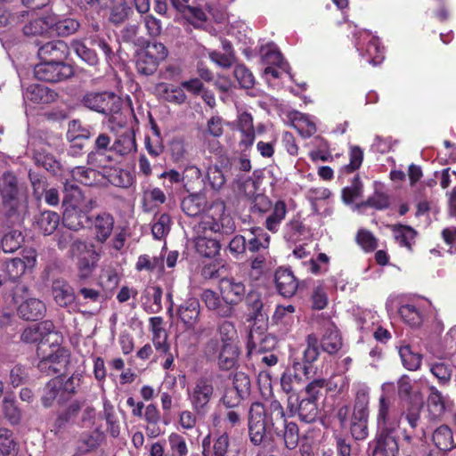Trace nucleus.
<instances>
[{
  "instance_id": "obj_46",
  "label": "nucleus",
  "mask_w": 456,
  "mask_h": 456,
  "mask_svg": "<svg viewBox=\"0 0 456 456\" xmlns=\"http://www.w3.org/2000/svg\"><path fill=\"white\" fill-rule=\"evenodd\" d=\"M18 452V444L13 438L12 431L0 428V453L4 456H16Z\"/></svg>"
},
{
  "instance_id": "obj_15",
  "label": "nucleus",
  "mask_w": 456,
  "mask_h": 456,
  "mask_svg": "<svg viewBox=\"0 0 456 456\" xmlns=\"http://www.w3.org/2000/svg\"><path fill=\"white\" fill-rule=\"evenodd\" d=\"M393 432L378 431V435L369 444L371 456H397L399 448L396 439L392 436Z\"/></svg>"
},
{
  "instance_id": "obj_27",
  "label": "nucleus",
  "mask_w": 456,
  "mask_h": 456,
  "mask_svg": "<svg viewBox=\"0 0 456 456\" xmlns=\"http://www.w3.org/2000/svg\"><path fill=\"white\" fill-rule=\"evenodd\" d=\"M46 312L45 303L37 298H28L18 307L19 315L27 321H37L42 319Z\"/></svg>"
},
{
  "instance_id": "obj_11",
  "label": "nucleus",
  "mask_w": 456,
  "mask_h": 456,
  "mask_svg": "<svg viewBox=\"0 0 456 456\" xmlns=\"http://www.w3.org/2000/svg\"><path fill=\"white\" fill-rule=\"evenodd\" d=\"M354 37L359 51L365 47L366 53L370 56L368 60L370 64L376 66L381 63L384 59L383 48L377 37L373 36L370 30H359Z\"/></svg>"
},
{
  "instance_id": "obj_10",
  "label": "nucleus",
  "mask_w": 456,
  "mask_h": 456,
  "mask_svg": "<svg viewBox=\"0 0 456 456\" xmlns=\"http://www.w3.org/2000/svg\"><path fill=\"white\" fill-rule=\"evenodd\" d=\"M265 330V323H262L261 325L254 323L248 336L247 348L249 354L255 353L261 354L275 346V338L267 334Z\"/></svg>"
},
{
  "instance_id": "obj_4",
  "label": "nucleus",
  "mask_w": 456,
  "mask_h": 456,
  "mask_svg": "<svg viewBox=\"0 0 456 456\" xmlns=\"http://www.w3.org/2000/svg\"><path fill=\"white\" fill-rule=\"evenodd\" d=\"M167 50L161 43H155L147 46V49H141L136 53L135 65L137 71L145 76L153 74L159 62L167 57Z\"/></svg>"
},
{
  "instance_id": "obj_16",
  "label": "nucleus",
  "mask_w": 456,
  "mask_h": 456,
  "mask_svg": "<svg viewBox=\"0 0 456 456\" xmlns=\"http://www.w3.org/2000/svg\"><path fill=\"white\" fill-rule=\"evenodd\" d=\"M136 151L137 144L134 129L132 127L121 126L111 144V151L119 156L126 157L135 153Z\"/></svg>"
},
{
  "instance_id": "obj_7",
  "label": "nucleus",
  "mask_w": 456,
  "mask_h": 456,
  "mask_svg": "<svg viewBox=\"0 0 456 456\" xmlns=\"http://www.w3.org/2000/svg\"><path fill=\"white\" fill-rule=\"evenodd\" d=\"M213 394L212 381L207 378L197 379L193 387L188 390L189 400L197 414L204 415L208 411V404Z\"/></svg>"
},
{
  "instance_id": "obj_35",
  "label": "nucleus",
  "mask_w": 456,
  "mask_h": 456,
  "mask_svg": "<svg viewBox=\"0 0 456 456\" xmlns=\"http://www.w3.org/2000/svg\"><path fill=\"white\" fill-rule=\"evenodd\" d=\"M246 303L249 314V321H254V323L263 322L267 319V314L265 312V305L262 301L261 296L257 292H249L247 296Z\"/></svg>"
},
{
  "instance_id": "obj_24",
  "label": "nucleus",
  "mask_w": 456,
  "mask_h": 456,
  "mask_svg": "<svg viewBox=\"0 0 456 456\" xmlns=\"http://www.w3.org/2000/svg\"><path fill=\"white\" fill-rule=\"evenodd\" d=\"M322 349L333 354L338 352L342 347L341 336L333 322H327L323 326V334L321 338Z\"/></svg>"
},
{
  "instance_id": "obj_22",
  "label": "nucleus",
  "mask_w": 456,
  "mask_h": 456,
  "mask_svg": "<svg viewBox=\"0 0 456 456\" xmlns=\"http://www.w3.org/2000/svg\"><path fill=\"white\" fill-rule=\"evenodd\" d=\"M150 328L152 333V344L158 354H167L170 348L167 342V332L163 327V318L159 316L150 318Z\"/></svg>"
},
{
  "instance_id": "obj_28",
  "label": "nucleus",
  "mask_w": 456,
  "mask_h": 456,
  "mask_svg": "<svg viewBox=\"0 0 456 456\" xmlns=\"http://www.w3.org/2000/svg\"><path fill=\"white\" fill-rule=\"evenodd\" d=\"M201 299L208 309L215 312L218 316L229 317L233 313L232 307L223 301L219 295L211 289L203 290Z\"/></svg>"
},
{
  "instance_id": "obj_20",
  "label": "nucleus",
  "mask_w": 456,
  "mask_h": 456,
  "mask_svg": "<svg viewBox=\"0 0 456 456\" xmlns=\"http://www.w3.org/2000/svg\"><path fill=\"white\" fill-rule=\"evenodd\" d=\"M429 417L432 419H439L446 411L452 406L448 396L444 395L436 387H429V395L427 400Z\"/></svg>"
},
{
  "instance_id": "obj_9",
  "label": "nucleus",
  "mask_w": 456,
  "mask_h": 456,
  "mask_svg": "<svg viewBox=\"0 0 456 456\" xmlns=\"http://www.w3.org/2000/svg\"><path fill=\"white\" fill-rule=\"evenodd\" d=\"M287 409L291 416L297 415L301 421L314 422L318 416L316 401L314 399H299L297 394H290L288 397Z\"/></svg>"
},
{
  "instance_id": "obj_8",
  "label": "nucleus",
  "mask_w": 456,
  "mask_h": 456,
  "mask_svg": "<svg viewBox=\"0 0 456 456\" xmlns=\"http://www.w3.org/2000/svg\"><path fill=\"white\" fill-rule=\"evenodd\" d=\"M206 353L218 354V365L222 370H229L237 364L240 350L237 344L220 346L217 339H210L206 346Z\"/></svg>"
},
{
  "instance_id": "obj_36",
  "label": "nucleus",
  "mask_w": 456,
  "mask_h": 456,
  "mask_svg": "<svg viewBox=\"0 0 456 456\" xmlns=\"http://www.w3.org/2000/svg\"><path fill=\"white\" fill-rule=\"evenodd\" d=\"M171 2L173 6L183 15V17L195 28L197 27L198 22L207 20V15L201 8L183 4L180 0H171Z\"/></svg>"
},
{
  "instance_id": "obj_23",
  "label": "nucleus",
  "mask_w": 456,
  "mask_h": 456,
  "mask_svg": "<svg viewBox=\"0 0 456 456\" xmlns=\"http://www.w3.org/2000/svg\"><path fill=\"white\" fill-rule=\"evenodd\" d=\"M94 239L97 242L104 243L110 236L114 227V218L109 213L98 214L91 219Z\"/></svg>"
},
{
  "instance_id": "obj_19",
  "label": "nucleus",
  "mask_w": 456,
  "mask_h": 456,
  "mask_svg": "<svg viewBox=\"0 0 456 456\" xmlns=\"http://www.w3.org/2000/svg\"><path fill=\"white\" fill-rule=\"evenodd\" d=\"M319 354L318 338L315 334H309L306 338V347L303 352V362H293L295 372H302L304 376L309 378L311 372L309 365L318 359Z\"/></svg>"
},
{
  "instance_id": "obj_60",
  "label": "nucleus",
  "mask_w": 456,
  "mask_h": 456,
  "mask_svg": "<svg viewBox=\"0 0 456 456\" xmlns=\"http://www.w3.org/2000/svg\"><path fill=\"white\" fill-rule=\"evenodd\" d=\"M66 136L68 141L75 139L86 141L91 137V131L88 126H83L79 120L74 119L69 123Z\"/></svg>"
},
{
  "instance_id": "obj_63",
  "label": "nucleus",
  "mask_w": 456,
  "mask_h": 456,
  "mask_svg": "<svg viewBox=\"0 0 456 456\" xmlns=\"http://www.w3.org/2000/svg\"><path fill=\"white\" fill-rule=\"evenodd\" d=\"M71 47L77 55L89 65L94 66L98 63V57L95 52L86 47L82 42L73 41Z\"/></svg>"
},
{
  "instance_id": "obj_50",
  "label": "nucleus",
  "mask_w": 456,
  "mask_h": 456,
  "mask_svg": "<svg viewBox=\"0 0 456 456\" xmlns=\"http://www.w3.org/2000/svg\"><path fill=\"white\" fill-rule=\"evenodd\" d=\"M103 418L107 423V429L112 437H118L120 433V426L114 407L108 400L103 402Z\"/></svg>"
},
{
  "instance_id": "obj_31",
  "label": "nucleus",
  "mask_w": 456,
  "mask_h": 456,
  "mask_svg": "<svg viewBox=\"0 0 456 456\" xmlns=\"http://www.w3.org/2000/svg\"><path fill=\"white\" fill-rule=\"evenodd\" d=\"M52 293L57 305L61 307H68L75 301L73 289L63 280H55L53 282Z\"/></svg>"
},
{
  "instance_id": "obj_51",
  "label": "nucleus",
  "mask_w": 456,
  "mask_h": 456,
  "mask_svg": "<svg viewBox=\"0 0 456 456\" xmlns=\"http://www.w3.org/2000/svg\"><path fill=\"white\" fill-rule=\"evenodd\" d=\"M133 13L134 11L132 7L129 6L128 4L124 1L114 5L111 8L109 20L114 26H119L123 24Z\"/></svg>"
},
{
  "instance_id": "obj_30",
  "label": "nucleus",
  "mask_w": 456,
  "mask_h": 456,
  "mask_svg": "<svg viewBox=\"0 0 456 456\" xmlns=\"http://www.w3.org/2000/svg\"><path fill=\"white\" fill-rule=\"evenodd\" d=\"M259 52L264 63L277 66L284 72L289 73V66L275 44L267 43L263 45Z\"/></svg>"
},
{
  "instance_id": "obj_58",
  "label": "nucleus",
  "mask_w": 456,
  "mask_h": 456,
  "mask_svg": "<svg viewBox=\"0 0 456 456\" xmlns=\"http://www.w3.org/2000/svg\"><path fill=\"white\" fill-rule=\"evenodd\" d=\"M27 265L20 258H12L5 265V276L10 284H14L16 281L25 273Z\"/></svg>"
},
{
  "instance_id": "obj_48",
  "label": "nucleus",
  "mask_w": 456,
  "mask_h": 456,
  "mask_svg": "<svg viewBox=\"0 0 456 456\" xmlns=\"http://www.w3.org/2000/svg\"><path fill=\"white\" fill-rule=\"evenodd\" d=\"M83 200V194L80 188L74 184L66 183L64 185V197L62 200L63 208H80Z\"/></svg>"
},
{
  "instance_id": "obj_32",
  "label": "nucleus",
  "mask_w": 456,
  "mask_h": 456,
  "mask_svg": "<svg viewBox=\"0 0 456 456\" xmlns=\"http://www.w3.org/2000/svg\"><path fill=\"white\" fill-rule=\"evenodd\" d=\"M54 330V325L51 321H45L27 327L22 334L21 340L26 343H37L43 339Z\"/></svg>"
},
{
  "instance_id": "obj_64",
  "label": "nucleus",
  "mask_w": 456,
  "mask_h": 456,
  "mask_svg": "<svg viewBox=\"0 0 456 456\" xmlns=\"http://www.w3.org/2000/svg\"><path fill=\"white\" fill-rule=\"evenodd\" d=\"M305 232V226L298 218H292L286 224L284 238L289 241H297Z\"/></svg>"
},
{
  "instance_id": "obj_52",
  "label": "nucleus",
  "mask_w": 456,
  "mask_h": 456,
  "mask_svg": "<svg viewBox=\"0 0 456 456\" xmlns=\"http://www.w3.org/2000/svg\"><path fill=\"white\" fill-rule=\"evenodd\" d=\"M71 175L77 182L91 186L97 181L99 173L92 167H75L71 170Z\"/></svg>"
},
{
  "instance_id": "obj_43",
  "label": "nucleus",
  "mask_w": 456,
  "mask_h": 456,
  "mask_svg": "<svg viewBox=\"0 0 456 456\" xmlns=\"http://www.w3.org/2000/svg\"><path fill=\"white\" fill-rule=\"evenodd\" d=\"M401 318L410 326L418 327L423 322V313L414 303L402 305L399 308Z\"/></svg>"
},
{
  "instance_id": "obj_57",
  "label": "nucleus",
  "mask_w": 456,
  "mask_h": 456,
  "mask_svg": "<svg viewBox=\"0 0 456 456\" xmlns=\"http://www.w3.org/2000/svg\"><path fill=\"white\" fill-rule=\"evenodd\" d=\"M41 23L40 27L45 25L47 28H78L80 24L74 19H65L62 21H57L55 16H45L35 21L36 26Z\"/></svg>"
},
{
  "instance_id": "obj_3",
  "label": "nucleus",
  "mask_w": 456,
  "mask_h": 456,
  "mask_svg": "<svg viewBox=\"0 0 456 456\" xmlns=\"http://www.w3.org/2000/svg\"><path fill=\"white\" fill-rule=\"evenodd\" d=\"M69 253L77 259V277L80 281L92 275L101 258V252L96 250L94 244L79 237L74 240Z\"/></svg>"
},
{
  "instance_id": "obj_62",
  "label": "nucleus",
  "mask_w": 456,
  "mask_h": 456,
  "mask_svg": "<svg viewBox=\"0 0 456 456\" xmlns=\"http://www.w3.org/2000/svg\"><path fill=\"white\" fill-rule=\"evenodd\" d=\"M113 161L112 157L106 151L94 149L87 155V164L93 168H103Z\"/></svg>"
},
{
  "instance_id": "obj_54",
  "label": "nucleus",
  "mask_w": 456,
  "mask_h": 456,
  "mask_svg": "<svg viewBox=\"0 0 456 456\" xmlns=\"http://www.w3.org/2000/svg\"><path fill=\"white\" fill-rule=\"evenodd\" d=\"M164 259L162 256H151L149 255H141L135 264V269L138 272H153L157 269H163Z\"/></svg>"
},
{
  "instance_id": "obj_42",
  "label": "nucleus",
  "mask_w": 456,
  "mask_h": 456,
  "mask_svg": "<svg viewBox=\"0 0 456 456\" xmlns=\"http://www.w3.org/2000/svg\"><path fill=\"white\" fill-rule=\"evenodd\" d=\"M206 207V199L201 194H191L185 197L182 203V210L189 216H199Z\"/></svg>"
},
{
  "instance_id": "obj_61",
  "label": "nucleus",
  "mask_w": 456,
  "mask_h": 456,
  "mask_svg": "<svg viewBox=\"0 0 456 456\" xmlns=\"http://www.w3.org/2000/svg\"><path fill=\"white\" fill-rule=\"evenodd\" d=\"M220 346L237 344V331L234 324L229 321H224L218 327Z\"/></svg>"
},
{
  "instance_id": "obj_41",
  "label": "nucleus",
  "mask_w": 456,
  "mask_h": 456,
  "mask_svg": "<svg viewBox=\"0 0 456 456\" xmlns=\"http://www.w3.org/2000/svg\"><path fill=\"white\" fill-rule=\"evenodd\" d=\"M60 223V216L56 212L46 210L42 212L37 218L36 224L38 230L44 235H50L57 229Z\"/></svg>"
},
{
  "instance_id": "obj_6",
  "label": "nucleus",
  "mask_w": 456,
  "mask_h": 456,
  "mask_svg": "<svg viewBox=\"0 0 456 456\" xmlns=\"http://www.w3.org/2000/svg\"><path fill=\"white\" fill-rule=\"evenodd\" d=\"M34 74L38 80L57 83L73 76L74 69L65 62L45 60L35 66Z\"/></svg>"
},
{
  "instance_id": "obj_37",
  "label": "nucleus",
  "mask_w": 456,
  "mask_h": 456,
  "mask_svg": "<svg viewBox=\"0 0 456 456\" xmlns=\"http://www.w3.org/2000/svg\"><path fill=\"white\" fill-rule=\"evenodd\" d=\"M238 126L241 134L240 144L247 149L251 146L255 141V129L252 116L248 112L241 113L238 118Z\"/></svg>"
},
{
  "instance_id": "obj_39",
  "label": "nucleus",
  "mask_w": 456,
  "mask_h": 456,
  "mask_svg": "<svg viewBox=\"0 0 456 456\" xmlns=\"http://www.w3.org/2000/svg\"><path fill=\"white\" fill-rule=\"evenodd\" d=\"M61 387L62 380L60 378L53 379L47 382L41 396V401L45 407H51L55 400H61L63 393Z\"/></svg>"
},
{
  "instance_id": "obj_53",
  "label": "nucleus",
  "mask_w": 456,
  "mask_h": 456,
  "mask_svg": "<svg viewBox=\"0 0 456 456\" xmlns=\"http://www.w3.org/2000/svg\"><path fill=\"white\" fill-rule=\"evenodd\" d=\"M399 354L403 366L409 370H416L420 367L422 357L419 354L414 353L410 346H401Z\"/></svg>"
},
{
  "instance_id": "obj_40",
  "label": "nucleus",
  "mask_w": 456,
  "mask_h": 456,
  "mask_svg": "<svg viewBox=\"0 0 456 456\" xmlns=\"http://www.w3.org/2000/svg\"><path fill=\"white\" fill-rule=\"evenodd\" d=\"M195 248L200 256L210 258L218 254L220 244L216 238L199 234L195 240Z\"/></svg>"
},
{
  "instance_id": "obj_34",
  "label": "nucleus",
  "mask_w": 456,
  "mask_h": 456,
  "mask_svg": "<svg viewBox=\"0 0 456 456\" xmlns=\"http://www.w3.org/2000/svg\"><path fill=\"white\" fill-rule=\"evenodd\" d=\"M432 441L441 451H451L456 447L453 432L446 424L440 425L433 431Z\"/></svg>"
},
{
  "instance_id": "obj_33",
  "label": "nucleus",
  "mask_w": 456,
  "mask_h": 456,
  "mask_svg": "<svg viewBox=\"0 0 456 456\" xmlns=\"http://www.w3.org/2000/svg\"><path fill=\"white\" fill-rule=\"evenodd\" d=\"M247 249L252 253L267 250L270 236L261 227H252L246 237Z\"/></svg>"
},
{
  "instance_id": "obj_21",
  "label": "nucleus",
  "mask_w": 456,
  "mask_h": 456,
  "mask_svg": "<svg viewBox=\"0 0 456 456\" xmlns=\"http://www.w3.org/2000/svg\"><path fill=\"white\" fill-rule=\"evenodd\" d=\"M349 406L344 405L338 408L337 417L342 426L346 425L349 419V429L352 436L355 440H364L369 436V420L351 419L349 418Z\"/></svg>"
},
{
  "instance_id": "obj_29",
  "label": "nucleus",
  "mask_w": 456,
  "mask_h": 456,
  "mask_svg": "<svg viewBox=\"0 0 456 456\" xmlns=\"http://www.w3.org/2000/svg\"><path fill=\"white\" fill-rule=\"evenodd\" d=\"M91 222V217L80 208H67L63 209L62 223L71 231H78Z\"/></svg>"
},
{
  "instance_id": "obj_18",
  "label": "nucleus",
  "mask_w": 456,
  "mask_h": 456,
  "mask_svg": "<svg viewBox=\"0 0 456 456\" xmlns=\"http://www.w3.org/2000/svg\"><path fill=\"white\" fill-rule=\"evenodd\" d=\"M370 388L365 384H359L355 388L354 404L349 418L354 419H367L370 418Z\"/></svg>"
},
{
  "instance_id": "obj_13",
  "label": "nucleus",
  "mask_w": 456,
  "mask_h": 456,
  "mask_svg": "<svg viewBox=\"0 0 456 456\" xmlns=\"http://www.w3.org/2000/svg\"><path fill=\"white\" fill-rule=\"evenodd\" d=\"M219 290L223 301L233 308L246 295L245 284L232 277L223 278L219 281Z\"/></svg>"
},
{
  "instance_id": "obj_12",
  "label": "nucleus",
  "mask_w": 456,
  "mask_h": 456,
  "mask_svg": "<svg viewBox=\"0 0 456 456\" xmlns=\"http://www.w3.org/2000/svg\"><path fill=\"white\" fill-rule=\"evenodd\" d=\"M391 399L383 393L378 404L376 422L378 431L394 432L399 427V419L393 413Z\"/></svg>"
},
{
  "instance_id": "obj_45",
  "label": "nucleus",
  "mask_w": 456,
  "mask_h": 456,
  "mask_svg": "<svg viewBox=\"0 0 456 456\" xmlns=\"http://www.w3.org/2000/svg\"><path fill=\"white\" fill-rule=\"evenodd\" d=\"M429 370L439 384L447 385L453 372V365L450 362L436 361L429 363Z\"/></svg>"
},
{
  "instance_id": "obj_1",
  "label": "nucleus",
  "mask_w": 456,
  "mask_h": 456,
  "mask_svg": "<svg viewBox=\"0 0 456 456\" xmlns=\"http://www.w3.org/2000/svg\"><path fill=\"white\" fill-rule=\"evenodd\" d=\"M285 413L281 403L271 401L267 406L261 403H254L249 409L248 435L254 445H260L266 436L267 430L273 431L277 437L283 440L289 450L295 449L299 441V430L294 422L285 419Z\"/></svg>"
},
{
  "instance_id": "obj_17",
  "label": "nucleus",
  "mask_w": 456,
  "mask_h": 456,
  "mask_svg": "<svg viewBox=\"0 0 456 456\" xmlns=\"http://www.w3.org/2000/svg\"><path fill=\"white\" fill-rule=\"evenodd\" d=\"M195 230L198 233L202 232V235H207L208 232L228 234L234 230V224L228 216L218 220L211 215H205L195 226Z\"/></svg>"
},
{
  "instance_id": "obj_5",
  "label": "nucleus",
  "mask_w": 456,
  "mask_h": 456,
  "mask_svg": "<svg viewBox=\"0 0 456 456\" xmlns=\"http://www.w3.org/2000/svg\"><path fill=\"white\" fill-rule=\"evenodd\" d=\"M83 104L94 111L111 116L118 114L121 109V101L115 94L110 92H90L84 95Z\"/></svg>"
},
{
  "instance_id": "obj_25",
  "label": "nucleus",
  "mask_w": 456,
  "mask_h": 456,
  "mask_svg": "<svg viewBox=\"0 0 456 456\" xmlns=\"http://www.w3.org/2000/svg\"><path fill=\"white\" fill-rule=\"evenodd\" d=\"M275 284L279 293L285 297H292L298 287L293 273L287 268H279L275 272Z\"/></svg>"
},
{
  "instance_id": "obj_47",
  "label": "nucleus",
  "mask_w": 456,
  "mask_h": 456,
  "mask_svg": "<svg viewBox=\"0 0 456 456\" xmlns=\"http://www.w3.org/2000/svg\"><path fill=\"white\" fill-rule=\"evenodd\" d=\"M287 213L286 205L283 201H277L272 213L266 217L265 227L272 232H276L281 221L285 218Z\"/></svg>"
},
{
  "instance_id": "obj_59",
  "label": "nucleus",
  "mask_w": 456,
  "mask_h": 456,
  "mask_svg": "<svg viewBox=\"0 0 456 456\" xmlns=\"http://www.w3.org/2000/svg\"><path fill=\"white\" fill-rule=\"evenodd\" d=\"M171 218L167 214H161L155 216L154 222L151 227L152 235L157 240H161L170 231Z\"/></svg>"
},
{
  "instance_id": "obj_14",
  "label": "nucleus",
  "mask_w": 456,
  "mask_h": 456,
  "mask_svg": "<svg viewBox=\"0 0 456 456\" xmlns=\"http://www.w3.org/2000/svg\"><path fill=\"white\" fill-rule=\"evenodd\" d=\"M69 363V354L64 348H58L54 353L41 359L37 364L41 372L46 375L61 374Z\"/></svg>"
},
{
  "instance_id": "obj_55",
  "label": "nucleus",
  "mask_w": 456,
  "mask_h": 456,
  "mask_svg": "<svg viewBox=\"0 0 456 456\" xmlns=\"http://www.w3.org/2000/svg\"><path fill=\"white\" fill-rule=\"evenodd\" d=\"M394 236L400 246L411 250V247L416 237V232L414 229L410 226L399 225L394 228Z\"/></svg>"
},
{
  "instance_id": "obj_26",
  "label": "nucleus",
  "mask_w": 456,
  "mask_h": 456,
  "mask_svg": "<svg viewBox=\"0 0 456 456\" xmlns=\"http://www.w3.org/2000/svg\"><path fill=\"white\" fill-rule=\"evenodd\" d=\"M23 98L26 102L47 104L55 100L56 94L45 86L34 84L26 88Z\"/></svg>"
},
{
  "instance_id": "obj_2",
  "label": "nucleus",
  "mask_w": 456,
  "mask_h": 456,
  "mask_svg": "<svg viewBox=\"0 0 456 456\" xmlns=\"http://www.w3.org/2000/svg\"><path fill=\"white\" fill-rule=\"evenodd\" d=\"M0 194L7 215L20 213L27 206V190L12 172H4L0 180Z\"/></svg>"
},
{
  "instance_id": "obj_56",
  "label": "nucleus",
  "mask_w": 456,
  "mask_h": 456,
  "mask_svg": "<svg viewBox=\"0 0 456 456\" xmlns=\"http://www.w3.org/2000/svg\"><path fill=\"white\" fill-rule=\"evenodd\" d=\"M2 411L4 418L12 425L19 424L21 419V411L13 398L5 396L2 402Z\"/></svg>"
},
{
  "instance_id": "obj_49",
  "label": "nucleus",
  "mask_w": 456,
  "mask_h": 456,
  "mask_svg": "<svg viewBox=\"0 0 456 456\" xmlns=\"http://www.w3.org/2000/svg\"><path fill=\"white\" fill-rule=\"evenodd\" d=\"M23 241L24 237L21 232L12 230L3 236L0 246L4 252L12 253L21 247Z\"/></svg>"
},
{
  "instance_id": "obj_38",
  "label": "nucleus",
  "mask_w": 456,
  "mask_h": 456,
  "mask_svg": "<svg viewBox=\"0 0 456 456\" xmlns=\"http://www.w3.org/2000/svg\"><path fill=\"white\" fill-rule=\"evenodd\" d=\"M182 322L188 327H193L200 315V303L196 298H189L182 304L178 310Z\"/></svg>"
},
{
  "instance_id": "obj_44",
  "label": "nucleus",
  "mask_w": 456,
  "mask_h": 456,
  "mask_svg": "<svg viewBox=\"0 0 456 456\" xmlns=\"http://www.w3.org/2000/svg\"><path fill=\"white\" fill-rule=\"evenodd\" d=\"M423 403L419 401L411 400L408 402L406 407L402 411L403 417L408 422L409 426L415 429L419 427Z\"/></svg>"
}]
</instances>
